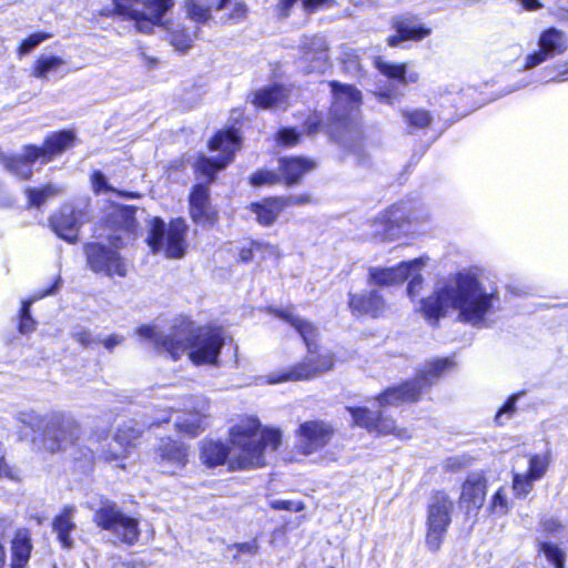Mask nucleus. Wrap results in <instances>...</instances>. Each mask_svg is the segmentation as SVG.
<instances>
[{"label": "nucleus", "instance_id": "1", "mask_svg": "<svg viewBox=\"0 0 568 568\" xmlns=\"http://www.w3.org/2000/svg\"><path fill=\"white\" fill-rule=\"evenodd\" d=\"M499 302L495 287L487 288L469 272L458 273L453 281L420 300L419 311L428 320H438L452 307L458 318L473 326L484 325Z\"/></svg>", "mask_w": 568, "mask_h": 568}, {"label": "nucleus", "instance_id": "2", "mask_svg": "<svg viewBox=\"0 0 568 568\" xmlns=\"http://www.w3.org/2000/svg\"><path fill=\"white\" fill-rule=\"evenodd\" d=\"M260 420L246 417L230 433L232 447L223 443L204 439L201 442V459L209 467L222 465L229 458L232 469H246L265 465V450H276L282 443L280 429L265 428L260 432Z\"/></svg>", "mask_w": 568, "mask_h": 568}, {"label": "nucleus", "instance_id": "3", "mask_svg": "<svg viewBox=\"0 0 568 568\" xmlns=\"http://www.w3.org/2000/svg\"><path fill=\"white\" fill-rule=\"evenodd\" d=\"M136 334L150 342L156 352L166 353L173 359H179L187 352L190 361L195 365H215L225 343L222 327L202 326L194 328L186 317L174 321L169 333H163L154 325H143Z\"/></svg>", "mask_w": 568, "mask_h": 568}, {"label": "nucleus", "instance_id": "4", "mask_svg": "<svg viewBox=\"0 0 568 568\" xmlns=\"http://www.w3.org/2000/svg\"><path fill=\"white\" fill-rule=\"evenodd\" d=\"M134 213L135 210L131 206H119L113 210L110 223L116 229L108 236L112 247L97 242L84 246L88 265L94 273L120 277L126 275V264L118 248L123 245V235L132 233L135 229Z\"/></svg>", "mask_w": 568, "mask_h": 568}, {"label": "nucleus", "instance_id": "5", "mask_svg": "<svg viewBox=\"0 0 568 568\" xmlns=\"http://www.w3.org/2000/svg\"><path fill=\"white\" fill-rule=\"evenodd\" d=\"M274 313L298 332L306 344L308 354L301 363L285 372L270 375V384L312 379L333 368L334 357L331 353H316L317 329L312 323L294 315L291 310H276Z\"/></svg>", "mask_w": 568, "mask_h": 568}, {"label": "nucleus", "instance_id": "6", "mask_svg": "<svg viewBox=\"0 0 568 568\" xmlns=\"http://www.w3.org/2000/svg\"><path fill=\"white\" fill-rule=\"evenodd\" d=\"M75 135L72 131H62L48 136L42 146L28 145L21 155L3 159L4 168L16 176L28 180L32 175L36 161L49 162L53 156L70 149Z\"/></svg>", "mask_w": 568, "mask_h": 568}, {"label": "nucleus", "instance_id": "7", "mask_svg": "<svg viewBox=\"0 0 568 568\" xmlns=\"http://www.w3.org/2000/svg\"><path fill=\"white\" fill-rule=\"evenodd\" d=\"M453 367L454 362L450 358H440L427 363L415 379L386 389L377 399L379 406L385 408L417 400L424 390Z\"/></svg>", "mask_w": 568, "mask_h": 568}, {"label": "nucleus", "instance_id": "8", "mask_svg": "<svg viewBox=\"0 0 568 568\" xmlns=\"http://www.w3.org/2000/svg\"><path fill=\"white\" fill-rule=\"evenodd\" d=\"M186 232L184 220L176 219L166 225L160 217H153L150 221L146 243L154 254L163 253L169 258H180L186 250Z\"/></svg>", "mask_w": 568, "mask_h": 568}, {"label": "nucleus", "instance_id": "9", "mask_svg": "<svg viewBox=\"0 0 568 568\" xmlns=\"http://www.w3.org/2000/svg\"><path fill=\"white\" fill-rule=\"evenodd\" d=\"M333 103L331 113L334 119L332 132L337 140L344 142V132H356V113L361 105V92L353 85L331 82Z\"/></svg>", "mask_w": 568, "mask_h": 568}, {"label": "nucleus", "instance_id": "10", "mask_svg": "<svg viewBox=\"0 0 568 568\" xmlns=\"http://www.w3.org/2000/svg\"><path fill=\"white\" fill-rule=\"evenodd\" d=\"M90 508L94 510L97 526L110 531L119 541L132 546L139 540L138 519L123 514L114 501L102 499L98 508Z\"/></svg>", "mask_w": 568, "mask_h": 568}, {"label": "nucleus", "instance_id": "11", "mask_svg": "<svg viewBox=\"0 0 568 568\" xmlns=\"http://www.w3.org/2000/svg\"><path fill=\"white\" fill-rule=\"evenodd\" d=\"M454 506L453 499L444 491H435L429 497L426 517V545L429 550H439L452 523Z\"/></svg>", "mask_w": 568, "mask_h": 568}, {"label": "nucleus", "instance_id": "12", "mask_svg": "<svg viewBox=\"0 0 568 568\" xmlns=\"http://www.w3.org/2000/svg\"><path fill=\"white\" fill-rule=\"evenodd\" d=\"M239 149L240 140L235 132H219L210 141V150L219 151L221 154L217 158L200 156L194 164L195 171L206 179V184L211 183L214 174L233 160Z\"/></svg>", "mask_w": 568, "mask_h": 568}, {"label": "nucleus", "instance_id": "13", "mask_svg": "<svg viewBox=\"0 0 568 568\" xmlns=\"http://www.w3.org/2000/svg\"><path fill=\"white\" fill-rule=\"evenodd\" d=\"M79 437L80 427L72 417L62 413L48 415L42 439L45 450L50 453L64 450L73 445Z\"/></svg>", "mask_w": 568, "mask_h": 568}, {"label": "nucleus", "instance_id": "14", "mask_svg": "<svg viewBox=\"0 0 568 568\" xmlns=\"http://www.w3.org/2000/svg\"><path fill=\"white\" fill-rule=\"evenodd\" d=\"M89 220L88 204L67 203L50 217V225L59 237L69 243H75L79 239L80 229Z\"/></svg>", "mask_w": 568, "mask_h": 568}, {"label": "nucleus", "instance_id": "15", "mask_svg": "<svg viewBox=\"0 0 568 568\" xmlns=\"http://www.w3.org/2000/svg\"><path fill=\"white\" fill-rule=\"evenodd\" d=\"M355 425L377 435H394L398 438H408L405 429L398 428L392 418H388L383 410L373 412L366 407H349Z\"/></svg>", "mask_w": 568, "mask_h": 568}, {"label": "nucleus", "instance_id": "16", "mask_svg": "<svg viewBox=\"0 0 568 568\" xmlns=\"http://www.w3.org/2000/svg\"><path fill=\"white\" fill-rule=\"evenodd\" d=\"M136 3L142 4L143 9L132 8L126 16L135 21L139 31L149 33L154 26H164L165 16L174 8V0H139Z\"/></svg>", "mask_w": 568, "mask_h": 568}, {"label": "nucleus", "instance_id": "17", "mask_svg": "<svg viewBox=\"0 0 568 568\" xmlns=\"http://www.w3.org/2000/svg\"><path fill=\"white\" fill-rule=\"evenodd\" d=\"M332 435L333 429L327 424L318 420L305 422L296 432V448L303 455H311L325 447Z\"/></svg>", "mask_w": 568, "mask_h": 568}, {"label": "nucleus", "instance_id": "18", "mask_svg": "<svg viewBox=\"0 0 568 568\" xmlns=\"http://www.w3.org/2000/svg\"><path fill=\"white\" fill-rule=\"evenodd\" d=\"M301 52L300 64L306 73H321L328 67V45L323 36L304 37Z\"/></svg>", "mask_w": 568, "mask_h": 568}, {"label": "nucleus", "instance_id": "19", "mask_svg": "<svg viewBox=\"0 0 568 568\" xmlns=\"http://www.w3.org/2000/svg\"><path fill=\"white\" fill-rule=\"evenodd\" d=\"M420 264L422 258H415L394 267H369L368 283L382 287L402 284L409 277V272L416 271Z\"/></svg>", "mask_w": 568, "mask_h": 568}, {"label": "nucleus", "instance_id": "20", "mask_svg": "<svg viewBox=\"0 0 568 568\" xmlns=\"http://www.w3.org/2000/svg\"><path fill=\"white\" fill-rule=\"evenodd\" d=\"M406 219L404 210L400 205H393L378 214L369 222V236L374 240L384 241L392 237L395 230Z\"/></svg>", "mask_w": 568, "mask_h": 568}, {"label": "nucleus", "instance_id": "21", "mask_svg": "<svg viewBox=\"0 0 568 568\" xmlns=\"http://www.w3.org/2000/svg\"><path fill=\"white\" fill-rule=\"evenodd\" d=\"M190 213L192 220L202 225H212L216 221V213L210 204L209 187L206 184H196L190 194Z\"/></svg>", "mask_w": 568, "mask_h": 568}, {"label": "nucleus", "instance_id": "22", "mask_svg": "<svg viewBox=\"0 0 568 568\" xmlns=\"http://www.w3.org/2000/svg\"><path fill=\"white\" fill-rule=\"evenodd\" d=\"M160 466L163 473L174 474L182 469L187 462V450L182 444L163 439L158 448Z\"/></svg>", "mask_w": 568, "mask_h": 568}, {"label": "nucleus", "instance_id": "23", "mask_svg": "<svg viewBox=\"0 0 568 568\" xmlns=\"http://www.w3.org/2000/svg\"><path fill=\"white\" fill-rule=\"evenodd\" d=\"M77 508L74 506H65L62 511L53 518L52 530L57 535V539L63 549H72L74 539L72 532L77 529L74 521Z\"/></svg>", "mask_w": 568, "mask_h": 568}, {"label": "nucleus", "instance_id": "24", "mask_svg": "<svg viewBox=\"0 0 568 568\" xmlns=\"http://www.w3.org/2000/svg\"><path fill=\"white\" fill-rule=\"evenodd\" d=\"M394 28L397 34L388 38V44L392 47H396L406 40H420L430 33V29L418 24L415 17L395 18Z\"/></svg>", "mask_w": 568, "mask_h": 568}, {"label": "nucleus", "instance_id": "25", "mask_svg": "<svg viewBox=\"0 0 568 568\" xmlns=\"http://www.w3.org/2000/svg\"><path fill=\"white\" fill-rule=\"evenodd\" d=\"M486 479L479 473L470 474L462 489L460 501L467 505V509H479L486 497Z\"/></svg>", "mask_w": 568, "mask_h": 568}, {"label": "nucleus", "instance_id": "26", "mask_svg": "<svg viewBox=\"0 0 568 568\" xmlns=\"http://www.w3.org/2000/svg\"><path fill=\"white\" fill-rule=\"evenodd\" d=\"M349 308L358 315L379 316L385 310L384 298L377 291H371L368 294H351Z\"/></svg>", "mask_w": 568, "mask_h": 568}, {"label": "nucleus", "instance_id": "27", "mask_svg": "<svg viewBox=\"0 0 568 568\" xmlns=\"http://www.w3.org/2000/svg\"><path fill=\"white\" fill-rule=\"evenodd\" d=\"M278 163L286 185L298 183L304 174L315 168V162L306 158H282Z\"/></svg>", "mask_w": 568, "mask_h": 568}, {"label": "nucleus", "instance_id": "28", "mask_svg": "<svg viewBox=\"0 0 568 568\" xmlns=\"http://www.w3.org/2000/svg\"><path fill=\"white\" fill-rule=\"evenodd\" d=\"M141 433V428L134 420H129L121 425L114 435V442L118 446L121 447V452H108L105 453L104 458L106 460L116 462L126 457L129 454L128 447L131 446L132 443L140 437Z\"/></svg>", "mask_w": 568, "mask_h": 568}, {"label": "nucleus", "instance_id": "29", "mask_svg": "<svg viewBox=\"0 0 568 568\" xmlns=\"http://www.w3.org/2000/svg\"><path fill=\"white\" fill-rule=\"evenodd\" d=\"M206 406V403H202L200 408H185L175 420L176 429L191 436L199 435L203 430Z\"/></svg>", "mask_w": 568, "mask_h": 568}, {"label": "nucleus", "instance_id": "30", "mask_svg": "<svg viewBox=\"0 0 568 568\" xmlns=\"http://www.w3.org/2000/svg\"><path fill=\"white\" fill-rule=\"evenodd\" d=\"M287 99V90L282 85H272L254 93L253 103L258 108H280Z\"/></svg>", "mask_w": 568, "mask_h": 568}, {"label": "nucleus", "instance_id": "31", "mask_svg": "<svg viewBox=\"0 0 568 568\" xmlns=\"http://www.w3.org/2000/svg\"><path fill=\"white\" fill-rule=\"evenodd\" d=\"M284 207L285 203L278 197L251 205V210L256 214L257 222L264 226L273 224Z\"/></svg>", "mask_w": 568, "mask_h": 568}, {"label": "nucleus", "instance_id": "32", "mask_svg": "<svg viewBox=\"0 0 568 568\" xmlns=\"http://www.w3.org/2000/svg\"><path fill=\"white\" fill-rule=\"evenodd\" d=\"M11 568H24L29 561L32 545L27 530H19L12 540Z\"/></svg>", "mask_w": 568, "mask_h": 568}, {"label": "nucleus", "instance_id": "33", "mask_svg": "<svg viewBox=\"0 0 568 568\" xmlns=\"http://www.w3.org/2000/svg\"><path fill=\"white\" fill-rule=\"evenodd\" d=\"M538 47L545 50L550 58L564 53L567 48V38L564 32L555 28L544 31L538 41Z\"/></svg>", "mask_w": 568, "mask_h": 568}, {"label": "nucleus", "instance_id": "34", "mask_svg": "<svg viewBox=\"0 0 568 568\" xmlns=\"http://www.w3.org/2000/svg\"><path fill=\"white\" fill-rule=\"evenodd\" d=\"M376 68L379 72L386 75L388 79L396 81L398 84L405 87L408 83H414L418 80L416 72L406 73L404 64H392L382 59L375 61Z\"/></svg>", "mask_w": 568, "mask_h": 568}, {"label": "nucleus", "instance_id": "35", "mask_svg": "<svg viewBox=\"0 0 568 568\" xmlns=\"http://www.w3.org/2000/svg\"><path fill=\"white\" fill-rule=\"evenodd\" d=\"M59 286H60V280H57L55 283L49 290L43 292L39 297L22 302V307L20 311V321H19V332L21 334L26 335L36 329L37 323L30 314V307H31L32 303L37 298H41L47 295L55 293L59 290Z\"/></svg>", "mask_w": 568, "mask_h": 568}, {"label": "nucleus", "instance_id": "36", "mask_svg": "<svg viewBox=\"0 0 568 568\" xmlns=\"http://www.w3.org/2000/svg\"><path fill=\"white\" fill-rule=\"evenodd\" d=\"M65 61L53 54H41L34 62L32 69V75L38 79H48L50 72L58 71Z\"/></svg>", "mask_w": 568, "mask_h": 568}, {"label": "nucleus", "instance_id": "37", "mask_svg": "<svg viewBox=\"0 0 568 568\" xmlns=\"http://www.w3.org/2000/svg\"><path fill=\"white\" fill-rule=\"evenodd\" d=\"M63 192V189L53 184H47L43 187H28L26 190L29 204L34 207H40L45 202L55 196L60 195Z\"/></svg>", "mask_w": 568, "mask_h": 568}, {"label": "nucleus", "instance_id": "38", "mask_svg": "<svg viewBox=\"0 0 568 568\" xmlns=\"http://www.w3.org/2000/svg\"><path fill=\"white\" fill-rule=\"evenodd\" d=\"M402 116L410 133L427 128L432 122L429 112L424 109L402 110Z\"/></svg>", "mask_w": 568, "mask_h": 568}, {"label": "nucleus", "instance_id": "39", "mask_svg": "<svg viewBox=\"0 0 568 568\" xmlns=\"http://www.w3.org/2000/svg\"><path fill=\"white\" fill-rule=\"evenodd\" d=\"M255 254H260L262 258L271 255L277 256L278 248L267 243L252 242L247 247L244 246L240 250L239 256L242 262L246 263L252 261Z\"/></svg>", "mask_w": 568, "mask_h": 568}, {"label": "nucleus", "instance_id": "40", "mask_svg": "<svg viewBox=\"0 0 568 568\" xmlns=\"http://www.w3.org/2000/svg\"><path fill=\"white\" fill-rule=\"evenodd\" d=\"M219 0H211L207 3H202L201 0H190L187 3V14L196 22H205L211 17L212 10H222L216 8Z\"/></svg>", "mask_w": 568, "mask_h": 568}, {"label": "nucleus", "instance_id": "41", "mask_svg": "<svg viewBox=\"0 0 568 568\" xmlns=\"http://www.w3.org/2000/svg\"><path fill=\"white\" fill-rule=\"evenodd\" d=\"M548 465L549 456L547 454L535 455L529 460V470L527 475L530 477V479H540L546 474Z\"/></svg>", "mask_w": 568, "mask_h": 568}, {"label": "nucleus", "instance_id": "42", "mask_svg": "<svg viewBox=\"0 0 568 568\" xmlns=\"http://www.w3.org/2000/svg\"><path fill=\"white\" fill-rule=\"evenodd\" d=\"M252 185L262 186V185H275L283 180L282 173L277 174L271 170H260L253 173L250 178Z\"/></svg>", "mask_w": 568, "mask_h": 568}, {"label": "nucleus", "instance_id": "43", "mask_svg": "<svg viewBox=\"0 0 568 568\" xmlns=\"http://www.w3.org/2000/svg\"><path fill=\"white\" fill-rule=\"evenodd\" d=\"M540 550L545 554L546 558L555 566V568L565 567V552L555 544L542 542Z\"/></svg>", "mask_w": 568, "mask_h": 568}, {"label": "nucleus", "instance_id": "44", "mask_svg": "<svg viewBox=\"0 0 568 568\" xmlns=\"http://www.w3.org/2000/svg\"><path fill=\"white\" fill-rule=\"evenodd\" d=\"M420 258H422L420 266L416 271L409 272V277L407 278V280H409V283L407 286V295L412 300H414L415 297H417L419 295L422 287H423V278L420 276V271L425 266L426 262L423 257H420Z\"/></svg>", "mask_w": 568, "mask_h": 568}, {"label": "nucleus", "instance_id": "45", "mask_svg": "<svg viewBox=\"0 0 568 568\" xmlns=\"http://www.w3.org/2000/svg\"><path fill=\"white\" fill-rule=\"evenodd\" d=\"M489 510L491 514L497 516L506 515L509 510L508 499L504 488H499L493 496Z\"/></svg>", "mask_w": 568, "mask_h": 568}, {"label": "nucleus", "instance_id": "46", "mask_svg": "<svg viewBox=\"0 0 568 568\" xmlns=\"http://www.w3.org/2000/svg\"><path fill=\"white\" fill-rule=\"evenodd\" d=\"M19 420L23 423L24 425H28L33 430H40L45 428V423L48 420V416L42 417L34 413L33 410L30 412H21L18 416Z\"/></svg>", "mask_w": 568, "mask_h": 568}, {"label": "nucleus", "instance_id": "47", "mask_svg": "<svg viewBox=\"0 0 568 568\" xmlns=\"http://www.w3.org/2000/svg\"><path fill=\"white\" fill-rule=\"evenodd\" d=\"M50 37H51V34L45 33V32H36V33L31 34L30 37H28L27 39H24L21 42V44L19 47V54L20 55L28 54L29 52H31L34 48H37L40 43H42Z\"/></svg>", "mask_w": 568, "mask_h": 568}, {"label": "nucleus", "instance_id": "48", "mask_svg": "<svg viewBox=\"0 0 568 568\" xmlns=\"http://www.w3.org/2000/svg\"><path fill=\"white\" fill-rule=\"evenodd\" d=\"M195 34L187 32L186 30H175L171 32V43L178 50L184 51L189 49L193 42Z\"/></svg>", "mask_w": 568, "mask_h": 568}, {"label": "nucleus", "instance_id": "49", "mask_svg": "<svg viewBox=\"0 0 568 568\" xmlns=\"http://www.w3.org/2000/svg\"><path fill=\"white\" fill-rule=\"evenodd\" d=\"M534 479L528 475L516 474L513 480V489L518 497L527 496L532 489Z\"/></svg>", "mask_w": 568, "mask_h": 568}, {"label": "nucleus", "instance_id": "50", "mask_svg": "<svg viewBox=\"0 0 568 568\" xmlns=\"http://www.w3.org/2000/svg\"><path fill=\"white\" fill-rule=\"evenodd\" d=\"M270 506L275 510H287L298 513L304 510L305 506L302 501L275 499L270 503Z\"/></svg>", "mask_w": 568, "mask_h": 568}, {"label": "nucleus", "instance_id": "51", "mask_svg": "<svg viewBox=\"0 0 568 568\" xmlns=\"http://www.w3.org/2000/svg\"><path fill=\"white\" fill-rule=\"evenodd\" d=\"M301 134L295 129L287 128L278 131L277 142L284 146H293L300 142Z\"/></svg>", "mask_w": 568, "mask_h": 568}, {"label": "nucleus", "instance_id": "52", "mask_svg": "<svg viewBox=\"0 0 568 568\" xmlns=\"http://www.w3.org/2000/svg\"><path fill=\"white\" fill-rule=\"evenodd\" d=\"M548 59H550V55H548V53L539 47L538 51L530 53L526 57L524 69H534L537 65L541 64L542 62L547 61Z\"/></svg>", "mask_w": 568, "mask_h": 568}, {"label": "nucleus", "instance_id": "53", "mask_svg": "<svg viewBox=\"0 0 568 568\" xmlns=\"http://www.w3.org/2000/svg\"><path fill=\"white\" fill-rule=\"evenodd\" d=\"M548 59H550V55H548V53L539 47L538 51L530 53L526 57L524 69H534L537 65L541 64L542 62L547 61Z\"/></svg>", "mask_w": 568, "mask_h": 568}, {"label": "nucleus", "instance_id": "54", "mask_svg": "<svg viewBox=\"0 0 568 568\" xmlns=\"http://www.w3.org/2000/svg\"><path fill=\"white\" fill-rule=\"evenodd\" d=\"M71 336L77 343H79L83 347H88L95 342L91 332L82 327H75Z\"/></svg>", "mask_w": 568, "mask_h": 568}, {"label": "nucleus", "instance_id": "55", "mask_svg": "<svg viewBox=\"0 0 568 568\" xmlns=\"http://www.w3.org/2000/svg\"><path fill=\"white\" fill-rule=\"evenodd\" d=\"M246 12L247 8L243 2H235L226 20L232 23H237L246 17Z\"/></svg>", "mask_w": 568, "mask_h": 568}, {"label": "nucleus", "instance_id": "56", "mask_svg": "<svg viewBox=\"0 0 568 568\" xmlns=\"http://www.w3.org/2000/svg\"><path fill=\"white\" fill-rule=\"evenodd\" d=\"M139 0H113L114 10L120 16H128L132 8L133 2L136 3Z\"/></svg>", "mask_w": 568, "mask_h": 568}, {"label": "nucleus", "instance_id": "57", "mask_svg": "<svg viewBox=\"0 0 568 568\" xmlns=\"http://www.w3.org/2000/svg\"><path fill=\"white\" fill-rule=\"evenodd\" d=\"M520 395L521 394H515L507 400V403L498 410L496 415V420L501 423L500 419L505 414L510 415L515 410V404Z\"/></svg>", "mask_w": 568, "mask_h": 568}, {"label": "nucleus", "instance_id": "58", "mask_svg": "<svg viewBox=\"0 0 568 568\" xmlns=\"http://www.w3.org/2000/svg\"><path fill=\"white\" fill-rule=\"evenodd\" d=\"M321 118L318 114H312L307 118V120L304 123V131L307 134H313L317 132L320 125H321Z\"/></svg>", "mask_w": 568, "mask_h": 568}, {"label": "nucleus", "instance_id": "59", "mask_svg": "<svg viewBox=\"0 0 568 568\" xmlns=\"http://www.w3.org/2000/svg\"><path fill=\"white\" fill-rule=\"evenodd\" d=\"M234 548H236L239 552L255 555L258 550V545L255 540H252L247 542L235 544Z\"/></svg>", "mask_w": 568, "mask_h": 568}, {"label": "nucleus", "instance_id": "60", "mask_svg": "<svg viewBox=\"0 0 568 568\" xmlns=\"http://www.w3.org/2000/svg\"><path fill=\"white\" fill-rule=\"evenodd\" d=\"M124 341V337L118 334H112L108 336L105 339H103V345L106 349L112 351L115 346L122 344Z\"/></svg>", "mask_w": 568, "mask_h": 568}, {"label": "nucleus", "instance_id": "61", "mask_svg": "<svg viewBox=\"0 0 568 568\" xmlns=\"http://www.w3.org/2000/svg\"><path fill=\"white\" fill-rule=\"evenodd\" d=\"M281 199L285 203V206L302 205V204L310 202V197L307 195H295V196H287V197H281Z\"/></svg>", "mask_w": 568, "mask_h": 568}, {"label": "nucleus", "instance_id": "62", "mask_svg": "<svg viewBox=\"0 0 568 568\" xmlns=\"http://www.w3.org/2000/svg\"><path fill=\"white\" fill-rule=\"evenodd\" d=\"M400 95H403V92H392L390 90H387L379 93V99L381 101L393 103V101Z\"/></svg>", "mask_w": 568, "mask_h": 568}, {"label": "nucleus", "instance_id": "63", "mask_svg": "<svg viewBox=\"0 0 568 568\" xmlns=\"http://www.w3.org/2000/svg\"><path fill=\"white\" fill-rule=\"evenodd\" d=\"M93 186L97 191H101L105 186V179L101 172H95L93 175Z\"/></svg>", "mask_w": 568, "mask_h": 568}, {"label": "nucleus", "instance_id": "64", "mask_svg": "<svg viewBox=\"0 0 568 568\" xmlns=\"http://www.w3.org/2000/svg\"><path fill=\"white\" fill-rule=\"evenodd\" d=\"M544 529L547 531H556L559 529L560 524L556 519H546L542 521Z\"/></svg>", "mask_w": 568, "mask_h": 568}]
</instances>
